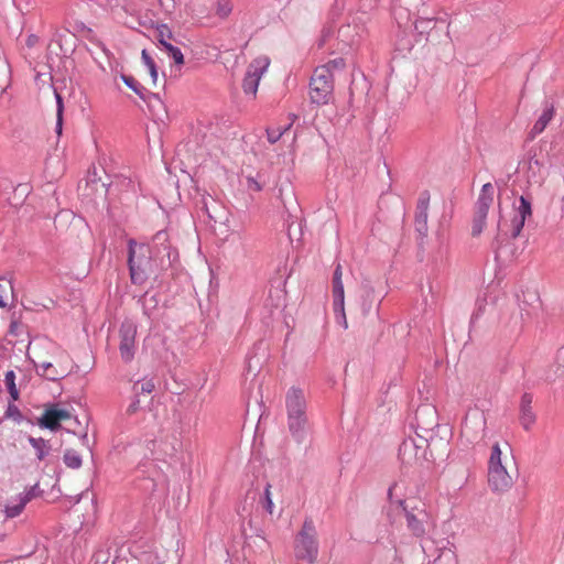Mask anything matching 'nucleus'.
Returning <instances> with one entry per match:
<instances>
[{
  "mask_svg": "<svg viewBox=\"0 0 564 564\" xmlns=\"http://www.w3.org/2000/svg\"><path fill=\"white\" fill-rule=\"evenodd\" d=\"M247 186H248V189L254 191V192H260L263 188V184L259 180H257L256 177H252V176L247 177Z\"/></svg>",
  "mask_w": 564,
  "mask_h": 564,
  "instance_id": "40",
  "label": "nucleus"
},
{
  "mask_svg": "<svg viewBox=\"0 0 564 564\" xmlns=\"http://www.w3.org/2000/svg\"><path fill=\"white\" fill-rule=\"evenodd\" d=\"M30 501V496H18L13 501L6 506L4 513L7 518L18 517Z\"/></svg>",
  "mask_w": 564,
  "mask_h": 564,
  "instance_id": "24",
  "label": "nucleus"
},
{
  "mask_svg": "<svg viewBox=\"0 0 564 564\" xmlns=\"http://www.w3.org/2000/svg\"><path fill=\"white\" fill-rule=\"evenodd\" d=\"M119 352L123 362H131L137 351V325L132 321H124L119 328Z\"/></svg>",
  "mask_w": 564,
  "mask_h": 564,
  "instance_id": "12",
  "label": "nucleus"
},
{
  "mask_svg": "<svg viewBox=\"0 0 564 564\" xmlns=\"http://www.w3.org/2000/svg\"><path fill=\"white\" fill-rule=\"evenodd\" d=\"M121 79L123 83L132 89L142 100H144L149 106H154L153 101H156L163 109L164 105L158 94L149 93L145 87H143L134 77L130 75H121Z\"/></svg>",
  "mask_w": 564,
  "mask_h": 564,
  "instance_id": "19",
  "label": "nucleus"
},
{
  "mask_svg": "<svg viewBox=\"0 0 564 564\" xmlns=\"http://www.w3.org/2000/svg\"><path fill=\"white\" fill-rule=\"evenodd\" d=\"M334 93V75L326 66H317L310 82V97L313 104L327 105Z\"/></svg>",
  "mask_w": 564,
  "mask_h": 564,
  "instance_id": "8",
  "label": "nucleus"
},
{
  "mask_svg": "<svg viewBox=\"0 0 564 564\" xmlns=\"http://www.w3.org/2000/svg\"><path fill=\"white\" fill-rule=\"evenodd\" d=\"M285 408L289 431L297 443H302L306 436L308 422L304 391L296 387L290 388L285 395Z\"/></svg>",
  "mask_w": 564,
  "mask_h": 564,
  "instance_id": "3",
  "label": "nucleus"
},
{
  "mask_svg": "<svg viewBox=\"0 0 564 564\" xmlns=\"http://www.w3.org/2000/svg\"><path fill=\"white\" fill-rule=\"evenodd\" d=\"M532 216L531 202L520 196L519 205L514 207V216L508 223L500 216L497 224V234L492 241V248L496 252L507 245L511 239H516L520 236V232L525 224V220Z\"/></svg>",
  "mask_w": 564,
  "mask_h": 564,
  "instance_id": "4",
  "label": "nucleus"
},
{
  "mask_svg": "<svg viewBox=\"0 0 564 564\" xmlns=\"http://www.w3.org/2000/svg\"><path fill=\"white\" fill-rule=\"evenodd\" d=\"M173 33L166 24H161L156 29V40L162 48L165 50L167 55L174 61L175 65L181 66L184 64V55L182 51L171 43Z\"/></svg>",
  "mask_w": 564,
  "mask_h": 564,
  "instance_id": "15",
  "label": "nucleus"
},
{
  "mask_svg": "<svg viewBox=\"0 0 564 564\" xmlns=\"http://www.w3.org/2000/svg\"><path fill=\"white\" fill-rule=\"evenodd\" d=\"M128 265L130 271L131 282L133 284H143L151 275L155 278L160 272L167 270L171 267L170 257H159L139 249L137 254L132 247L129 245Z\"/></svg>",
  "mask_w": 564,
  "mask_h": 564,
  "instance_id": "2",
  "label": "nucleus"
},
{
  "mask_svg": "<svg viewBox=\"0 0 564 564\" xmlns=\"http://www.w3.org/2000/svg\"><path fill=\"white\" fill-rule=\"evenodd\" d=\"M324 66H326L328 68V70H330V73H333V69H344L346 64H345L344 58L337 57L335 59L329 61Z\"/></svg>",
  "mask_w": 564,
  "mask_h": 564,
  "instance_id": "36",
  "label": "nucleus"
},
{
  "mask_svg": "<svg viewBox=\"0 0 564 564\" xmlns=\"http://www.w3.org/2000/svg\"><path fill=\"white\" fill-rule=\"evenodd\" d=\"M70 413L69 411H67L66 409H61L58 408V404H55V417H57V420L61 422V421H64V420H68L70 419Z\"/></svg>",
  "mask_w": 564,
  "mask_h": 564,
  "instance_id": "41",
  "label": "nucleus"
},
{
  "mask_svg": "<svg viewBox=\"0 0 564 564\" xmlns=\"http://www.w3.org/2000/svg\"><path fill=\"white\" fill-rule=\"evenodd\" d=\"M140 250H144L145 252L159 257H170L171 264L177 260L178 253L176 250H172V246L170 243V235L166 230H159L152 238L150 245H141Z\"/></svg>",
  "mask_w": 564,
  "mask_h": 564,
  "instance_id": "13",
  "label": "nucleus"
},
{
  "mask_svg": "<svg viewBox=\"0 0 564 564\" xmlns=\"http://www.w3.org/2000/svg\"><path fill=\"white\" fill-rule=\"evenodd\" d=\"M56 95V102H57V116H62L63 113V100L59 94Z\"/></svg>",
  "mask_w": 564,
  "mask_h": 564,
  "instance_id": "44",
  "label": "nucleus"
},
{
  "mask_svg": "<svg viewBox=\"0 0 564 564\" xmlns=\"http://www.w3.org/2000/svg\"><path fill=\"white\" fill-rule=\"evenodd\" d=\"M294 553L297 560L313 564L318 555V542L315 524L306 518L294 540Z\"/></svg>",
  "mask_w": 564,
  "mask_h": 564,
  "instance_id": "6",
  "label": "nucleus"
},
{
  "mask_svg": "<svg viewBox=\"0 0 564 564\" xmlns=\"http://www.w3.org/2000/svg\"><path fill=\"white\" fill-rule=\"evenodd\" d=\"M7 295H8L7 286L0 284V307L7 306V302H6Z\"/></svg>",
  "mask_w": 564,
  "mask_h": 564,
  "instance_id": "43",
  "label": "nucleus"
},
{
  "mask_svg": "<svg viewBox=\"0 0 564 564\" xmlns=\"http://www.w3.org/2000/svg\"><path fill=\"white\" fill-rule=\"evenodd\" d=\"M270 65L268 56H258L247 67L245 78L242 80V89L246 95L256 97L259 82Z\"/></svg>",
  "mask_w": 564,
  "mask_h": 564,
  "instance_id": "11",
  "label": "nucleus"
},
{
  "mask_svg": "<svg viewBox=\"0 0 564 564\" xmlns=\"http://www.w3.org/2000/svg\"><path fill=\"white\" fill-rule=\"evenodd\" d=\"M270 488L271 486L268 484L264 489L263 508L271 514L273 512V501L271 499Z\"/></svg>",
  "mask_w": 564,
  "mask_h": 564,
  "instance_id": "35",
  "label": "nucleus"
},
{
  "mask_svg": "<svg viewBox=\"0 0 564 564\" xmlns=\"http://www.w3.org/2000/svg\"><path fill=\"white\" fill-rule=\"evenodd\" d=\"M141 58H142V62L144 63V65L148 67L149 69V73H150V76L152 78V82L153 84L156 83L158 80V68H156V65H155V62L153 61V58L149 55V53L147 52V50H143L142 53H141Z\"/></svg>",
  "mask_w": 564,
  "mask_h": 564,
  "instance_id": "30",
  "label": "nucleus"
},
{
  "mask_svg": "<svg viewBox=\"0 0 564 564\" xmlns=\"http://www.w3.org/2000/svg\"><path fill=\"white\" fill-rule=\"evenodd\" d=\"M334 312L337 316V322L346 329L348 327L345 311H344V304L341 305V308L336 306V300L334 299Z\"/></svg>",
  "mask_w": 564,
  "mask_h": 564,
  "instance_id": "34",
  "label": "nucleus"
},
{
  "mask_svg": "<svg viewBox=\"0 0 564 564\" xmlns=\"http://www.w3.org/2000/svg\"><path fill=\"white\" fill-rule=\"evenodd\" d=\"M140 410V399L133 395L130 404L126 409V414L128 416L134 415Z\"/></svg>",
  "mask_w": 564,
  "mask_h": 564,
  "instance_id": "37",
  "label": "nucleus"
},
{
  "mask_svg": "<svg viewBox=\"0 0 564 564\" xmlns=\"http://www.w3.org/2000/svg\"><path fill=\"white\" fill-rule=\"evenodd\" d=\"M427 440L419 435V440L406 438L399 447V458L402 464H421L426 458Z\"/></svg>",
  "mask_w": 564,
  "mask_h": 564,
  "instance_id": "10",
  "label": "nucleus"
},
{
  "mask_svg": "<svg viewBox=\"0 0 564 564\" xmlns=\"http://www.w3.org/2000/svg\"><path fill=\"white\" fill-rule=\"evenodd\" d=\"M202 210H204L208 218L214 223H224L227 220V212L213 198L203 200Z\"/></svg>",
  "mask_w": 564,
  "mask_h": 564,
  "instance_id": "20",
  "label": "nucleus"
},
{
  "mask_svg": "<svg viewBox=\"0 0 564 564\" xmlns=\"http://www.w3.org/2000/svg\"><path fill=\"white\" fill-rule=\"evenodd\" d=\"M31 446L35 449V455L39 460H43L51 452V445L48 441L42 437L29 436L28 438Z\"/></svg>",
  "mask_w": 564,
  "mask_h": 564,
  "instance_id": "25",
  "label": "nucleus"
},
{
  "mask_svg": "<svg viewBox=\"0 0 564 564\" xmlns=\"http://www.w3.org/2000/svg\"><path fill=\"white\" fill-rule=\"evenodd\" d=\"M4 415H6V417L12 419V420H14L18 423L21 422L22 417H23L21 411L19 410V408L15 404L11 403V402L8 404V408H7V411H6Z\"/></svg>",
  "mask_w": 564,
  "mask_h": 564,
  "instance_id": "32",
  "label": "nucleus"
},
{
  "mask_svg": "<svg viewBox=\"0 0 564 564\" xmlns=\"http://www.w3.org/2000/svg\"><path fill=\"white\" fill-rule=\"evenodd\" d=\"M232 11V2L231 0H217L216 2V14L225 19L227 18Z\"/></svg>",
  "mask_w": 564,
  "mask_h": 564,
  "instance_id": "31",
  "label": "nucleus"
},
{
  "mask_svg": "<svg viewBox=\"0 0 564 564\" xmlns=\"http://www.w3.org/2000/svg\"><path fill=\"white\" fill-rule=\"evenodd\" d=\"M415 422L417 429L424 432H431L437 426V412L436 409L425 404L415 411Z\"/></svg>",
  "mask_w": 564,
  "mask_h": 564,
  "instance_id": "18",
  "label": "nucleus"
},
{
  "mask_svg": "<svg viewBox=\"0 0 564 564\" xmlns=\"http://www.w3.org/2000/svg\"><path fill=\"white\" fill-rule=\"evenodd\" d=\"M155 389V384L152 379H142L140 381H135L132 387V392L135 397H140L141 394L151 393Z\"/></svg>",
  "mask_w": 564,
  "mask_h": 564,
  "instance_id": "28",
  "label": "nucleus"
},
{
  "mask_svg": "<svg viewBox=\"0 0 564 564\" xmlns=\"http://www.w3.org/2000/svg\"><path fill=\"white\" fill-rule=\"evenodd\" d=\"M82 441H83V444H86L88 442V434L85 432L82 436H80Z\"/></svg>",
  "mask_w": 564,
  "mask_h": 564,
  "instance_id": "48",
  "label": "nucleus"
},
{
  "mask_svg": "<svg viewBox=\"0 0 564 564\" xmlns=\"http://www.w3.org/2000/svg\"><path fill=\"white\" fill-rule=\"evenodd\" d=\"M39 368L42 370L41 372L37 371L39 375L45 377L48 380L55 381L65 377V373L59 372L51 362H42Z\"/></svg>",
  "mask_w": 564,
  "mask_h": 564,
  "instance_id": "27",
  "label": "nucleus"
},
{
  "mask_svg": "<svg viewBox=\"0 0 564 564\" xmlns=\"http://www.w3.org/2000/svg\"><path fill=\"white\" fill-rule=\"evenodd\" d=\"M430 205V193L429 191H423L420 194L416 204L415 218H414V228L417 234V239L420 240V245L423 243V240L427 237V210Z\"/></svg>",
  "mask_w": 564,
  "mask_h": 564,
  "instance_id": "14",
  "label": "nucleus"
},
{
  "mask_svg": "<svg viewBox=\"0 0 564 564\" xmlns=\"http://www.w3.org/2000/svg\"><path fill=\"white\" fill-rule=\"evenodd\" d=\"M501 456L500 446L496 443L491 447L488 462V484L491 490L497 492L507 491L513 485L512 476L508 473Z\"/></svg>",
  "mask_w": 564,
  "mask_h": 564,
  "instance_id": "7",
  "label": "nucleus"
},
{
  "mask_svg": "<svg viewBox=\"0 0 564 564\" xmlns=\"http://www.w3.org/2000/svg\"><path fill=\"white\" fill-rule=\"evenodd\" d=\"M39 425L51 431L59 429L61 423L57 417H55V404H51L45 409L44 413L39 419Z\"/></svg>",
  "mask_w": 564,
  "mask_h": 564,
  "instance_id": "23",
  "label": "nucleus"
},
{
  "mask_svg": "<svg viewBox=\"0 0 564 564\" xmlns=\"http://www.w3.org/2000/svg\"><path fill=\"white\" fill-rule=\"evenodd\" d=\"M553 117H554L553 105H546L542 115L539 117V119L533 124V127L529 133V138L531 140H533L536 135L542 133L544 131V129L547 127L549 122L553 119Z\"/></svg>",
  "mask_w": 564,
  "mask_h": 564,
  "instance_id": "21",
  "label": "nucleus"
},
{
  "mask_svg": "<svg viewBox=\"0 0 564 564\" xmlns=\"http://www.w3.org/2000/svg\"><path fill=\"white\" fill-rule=\"evenodd\" d=\"M37 489V486L31 487L26 492L20 494L19 496H30V500L35 497V490Z\"/></svg>",
  "mask_w": 564,
  "mask_h": 564,
  "instance_id": "46",
  "label": "nucleus"
},
{
  "mask_svg": "<svg viewBox=\"0 0 564 564\" xmlns=\"http://www.w3.org/2000/svg\"><path fill=\"white\" fill-rule=\"evenodd\" d=\"M4 382L7 386V389L10 393V397L13 401H17L19 399V390L15 386V373L13 370H8L4 376Z\"/></svg>",
  "mask_w": 564,
  "mask_h": 564,
  "instance_id": "29",
  "label": "nucleus"
},
{
  "mask_svg": "<svg viewBox=\"0 0 564 564\" xmlns=\"http://www.w3.org/2000/svg\"><path fill=\"white\" fill-rule=\"evenodd\" d=\"M56 131L57 133H61L62 131V116H57Z\"/></svg>",
  "mask_w": 564,
  "mask_h": 564,
  "instance_id": "47",
  "label": "nucleus"
},
{
  "mask_svg": "<svg viewBox=\"0 0 564 564\" xmlns=\"http://www.w3.org/2000/svg\"><path fill=\"white\" fill-rule=\"evenodd\" d=\"M284 131L281 129H267V137L268 141L273 144L280 140V138L283 135Z\"/></svg>",
  "mask_w": 564,
  "mask_h": 564,
  "instance_id": "38",
  "label": "nucleus"
},
{
  "mask_svg": "<svg viewBox=\"0 0 564 564\" xmlns=\"http://www.w3.org/2000/svg\"><path fill=\"white\" fill-rule=\"evenodd\" d=\"M495 197V188L491 183H486L482 185L478 199L475 204L473 225H471V235L474 237L479 236L485 226L488 212L494 203Z\"/></svg>",
  "mask_w": 564,
  "mask_h": 564,
  "instance_id": "9",
  "label": "nucleus"
},
{
  "mask_svg": "<svg viewBox=\"0 0 564 564\" xmlns=\"http://www.w3.org/2000/svg\"><path fill=\"white\" fill-rule=\"evenodd\" d=\"M533 395L529 392H524L521 395L519 403V421L521 426L529 431L536 421V414L532 406Z\"/></svg>",
  "mask_w": 564,
  "mask_h": 564,
  "instance_id": "17",
  "label": "nucleus"
},
{
  "mask_svg": "<svg viewBox=\"0 0 564 564\" xmlns=\"http://www.w3.org/2000/svg\"><path fill=\"white\" fill-rule=\"evenodd\" d=\"M556 359L557 361H562L561 367L563 368L564 371V345L558 349Z\"/></svg>",
  "mask_w": 564,
  "mask_h": 564,
  "instance_id": "45",
  "label": "nucleus"
},
{
  "mask_svg": "<svg viewBox=\"0 0 564 564\" xmlns=\"http://www.w3.org/2000/svg\"><path fill=\"white\" fill-rule=\"evenodd\" d=\"M341 275V265L338 263L333 274V297L336 300V306H338L339 308H341L345 299Z\"/></svg>",
  "mask_w": 564,
  "mask_h": 564,
  "instance_id": "22",
  "label": "nucleus"
},
{
  "mask_svg": "<svg viewBox=\"0 0 564 564\" xmlns=\"http://www.w3.org/2000/svg\"><path fill=\"white\" fill-rule=\"evenodd\" d=\"M529 172H531L533 175L540 172L541 167L543 166V163L536 158L535 154H531L529 156Z\"/></svg>",
  "mask_w": 564,
  "mask_h": 564,
  "instance_id": "33",
  "label": "nucleus"
},
{
  "mask_svg": "<svg viewBox=\"0 0 564 564\" xmlns=\"http://www.w3.org/2000/svg\"><path fill=\"white\" fill-rule=\"evenodd\" d=\"M40 42V37L35 34L28 35L25 40V45L29 48H33Z\"/></svg>",
  "mask_w": 564,
  "mask_h": 564,
  "instance_id": "42",
  "label": "nucleus"
},
{
  "mask_svg": "<svg viewBox=\"0 0 564 564\" xmlns=\"http://www.w3.org/2000/svg\"><path fill=\"white\" fill-rule=\"evenodd\" d=\"M64 464L72 469H78L83 465L82 456L73 448H67L63 455Z\"/></svg>",
  "mask_w": 564,
  "mask_h": 564,
  "instance_id": "26",
  "label": "nucleus"
},
{
  "mask_svg": "<svg viewBox=\"0 0 564 564\" xmlns=\"http://www.w3.org/2000/svg\"><path fill=\"white\" fill-rule=\"evenodd\" d=\"M23 328L22 323L17 319H12L9 325L8 334L14 337H18Z\"/></svg>",
  "mask_w": 564,
  "mask_h": 564,
  "instance_id": "39",
  "label": "nucleus"
},
{
  "mask_svg": "<svg viewBox=\"0 0 564 564\" xmlns=\"http://www.w3.org/2000/svg\"><path fill=\"white\" fill-rule=\"evenodd\" d=\"M486 420L480 413L467 415L462 424V434L470 442H475L482 437Z\"/></svg>",
  "mask_w": 564,
  "mask_h": 564,
  "instance_id": "16",
  "label": "nucleus"
},
{
  "mask_svg": "<svg viewBox=\"0 0 564 564\" xmlns=\"http://www.w3.org/2000/svg\"><path fill=\"white\" fill-rule=\"evenodd\" d=\"M402 481H397L390 486L388 497L391 503H397L403 511L406 529L414 538H423L431 528L434 527L433 520L427 512L424 503L410 498H398L394 495L400 490Z\"/></svg>",
  "mask_w": 564,
  "mask_h": 564,
  "instance_id": "1",
  "label": "nucleus"
},
{
  "mask_svg": "<svg viewBox=\"0 0 564 564\" xmlns=\"http://www.w3.org/2000/svg\"><path fill=\"white\" fill-rule=\"evenodd\" d=\"M424 4V0H394L392 14L399 24L403 26L408 24L410 15H416L414 22V30L420 36L429 35L432 30L436 26V19L420 15V6Z\"/></svg>",
  "mask_w": 564,
  "mask_h": 564,
  "instance_id": "5",
  "label": "nucleus"
}]
</instances>
